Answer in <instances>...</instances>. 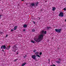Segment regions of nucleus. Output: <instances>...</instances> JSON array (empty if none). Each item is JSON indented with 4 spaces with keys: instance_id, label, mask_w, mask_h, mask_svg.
Returning <instances> with one entry per match:
<instances>
[{
    "instance_id": "nucleus-18",
    "label": "nucleus",
    "mask_w": 66,
    "mask_h": 66,
    "mask_svg": "<svg viewBox=\"0 0 66 66\" xmlns=\"http://www.w3.org/2000/svg\"><path fill=\"white\" fill-rule=\"evenodd\" d=\"M27 26L26 24H24V25H23V27L24 28H26V27H27Z\"/></svg>"
},
{
    "instance_id": "nucleus-16",
    "label": "nucleus",
    "mask_w": 66,
    "mask_h": 66,
    "mask_svg": "<svg viewBox=\"0 0 66 66\" xmlns=\"http://www.w3.org/2000/svg\"><path fill=\"white\" fill-rule=\"evenodd\" d=\"M31 43H33V44H34L35 43V42L33 40H31Z\"/></svg>"
},
{
    "instance_id": "nucleus-29",
    "label": "nucleus",
    "mask_w": 66,
    "mask_h": 66,
    "mask_svg": "<svg viewBox=\"0 0 66 66\" xmlns=\"http://www.w3.org/2000/svg\"><path fill=\"white\" fill-rule=\"evenodd\" d=\"M1 49H3V46H1Z\"/></svg>"
},
{
    "instance_id": "nucleus-15",
    "label": "nucleus",
    "mask_w": 66,
    "mask_h": 66,
    "mask_svg": "<svg viewBox=\"0 0 66 66\" xmlns=\"http://www.w3.org/2000/svg\"><path fill=\"white\" fill-rule=\"evenodd\" d=\"M36 4V6H37V5H38V2H37V3H35V4Z\"/></svg>"
},
{
    "instance_id": "nucleus-30",
    "label": "nucleus",
    "mask_w": 66,
    "mask_h": 66,
    "mask_svg": "<svg viewBox=\"0 0 66 66\" xmlns=\"http://www.w3.org/2000/svg\"><path fill=\"white\" fill-rule=\"evenodd\" d=\"M48 60L49 61V63H50V59H48Z\"/></svg>"
},
{
    "instance_id": "nucleus-38",
    "label": "nucleus",
    "mask_w": 66,
    "mask_h": 66,
    "mask_svg": "<svg viewBox=\"0 0 66 66\" xmlns=\"http://www.w3.org/2000/svg\"><path fill=\"white\" fill-rule=\"evenodd\" d=\"M2 51H3V52H4V50H2Z\"/></svg>"
},
{
    "instance_id": "nucleus-2",
    "label": "nucleus",
    "mask_w": 66,
    "mask_h": 66,
    "mask_svg": "<svg viewBox=\"0 0 66 66\" xmlns=\"http://www.w3.org/2000/svg\"><path fill=\"white\" fill-rule=\"evenodd\" d=\"M43 37H44V35H43V34H41L39 35V36L38 38L39 39L40 42L41 40L43 39Z\"/></svg>"
},
{
    "instance_id": "nucleus-28",
    "label": "nucleus",
    "mask_w": 66,
    "mask_h": 66,
    "mask_svg": "<svg viewBox=\"0 0 66 66\" xmlns=\"http://www.w3.org/2000/svg\"><path fill=\"white\" fill-rule=\"evenodd\" d=\"M59 61H62V60L60 58L59 59Z\"/></svg>"
},
{
    "instance_id": "nucleus-36",
    "label": "nucleus",
    "mask_w": 66,
    "mask_h": 66,
    "mask_svg": "<svg viewBox=\"0 0 66 66\" xmlns=\"http://www.w3.org/2000/svg\"><path fill=\"white\" fill-rule=\"evenodd\" d=\"M16 54H18V53L17 52V53H16Z\"/></svg>"
},
{
    "instance_id": "nucleus-4",
    "label": "nucleus",
    "mask_w": 66,
    "mask_h": 66,
    "mask_svg": "<svg viewBox=\"0 0 66 66\" xmlns=\"http://www.w3.org/2000/svg\"><path fill=\"white\" fill-rule=\"evenodd\" d=\"M61 29H55V31L56 32H57V33H61Z\"/></svg>"
},
{
    "instance_id": "nucleus-32",
    "label": "nucleus",
    "mask_w": 66,
    "mask_h": 66,
    "mask_svg": "<svg viewBox=\"0 0 66 66\" xmlns=\"http://www.w3.org/2000/svg\"><path fill=\"white\" fill-rule=\"evenodd\" d=\"M52 66H55V65L54 64H53Z\"/></svg>"
},
{
    "instance_id": "nucleus-31",
    "label": "nucleus",
    "mask_w": 66,
    "mask_h": 66,
    "mask_svg": "<svg viewBox=\"0 0 66 66\" xmlns=\"http://www.w3.org/2000/svg\"><path fill=\"white\" fill-rule=\"evenodd\" d=\"M7 36H8V35H7L5 37H7Z\"/></svg>"
},
{
    "instance_id": "nucleus-11",
    "label": "nucleus",
    "mask_w": 66,
    "mask_h": 66,
    "mask_svg": "<svg viewBox=\"0 0 66 66\" xmlns=\"http://www.w3.org/2000/svg\"><path fill=\"white\" fill-rule=\"evenodd\" d=\"M26 64V63H23L22 65L21 66H24Z\"/></svg>"
},
{
    "instance_id": "nucleus-8",
    "label": "nucleus",
    "mask_w": 66,
    "mask_h": 66,
    "mask_svg": "<svg viewBox=\"0 0 66 66\" xmlns=\"http://www.w3.org/2000/svg\"><path fill=\"white\" fill-rule=\"evenodd\" d=\"M10 48H11V46L9 45L6 47V49H7V50H9V49H10Z\"/></svg>"
},
{
    "instance_id": "nucleus-9",
    "label": "nucleus",
    "mask_w": 66,
    "mask_h": 66,
    "mask_svg": "<svg viewBox=\"0 0 66 66\" xmlns=\"http://www.w3.org/2000/svg\"><path fill=\"white\" fill-rule=\"evenodd\" d=\"M55 10H56V8L55 7H52V11H54Z\"/></svg>"
},
{
    "instance_id": "nucleus-35",
    "label": "nucleus",
    "mask_w": 66,
    "mask_h": 66,
    "mask_svg": "<svg viewBox=\"0 0 66 66\" xmlns=\"http://www.w3.org/2000/svg\"><path fill=\"white\" fill-rule=\"evenodd\" d=\"M1 15L0 14V18H1Z\"/></svg>"
},
{
    "instance_id": "nucleus-21",
    "label": "nucleus",
    "mask_w": 66,
    "mask_h": 66,
    "mask_svg": "<svg viewBox=\"0 0 66 66\" xmlns=\"http://www.w3.org/2000/svg\"><path fill=\"white\" fill-rule=\"evenodd\" d=\"M46 33H47V31H45L44 32V34H46Z\"/></svg>"
},
{
    "instance_id": "nucleus-25",
    "label": "nucleus",
    "mask_w": 66,
    "mask_h": 66,
    "mask_svg": "<svg viewBox=\"0 0 66 66\" xmlns=\"http://www.w3.org/2000/svg\"><path fill=\"white\" fill-rule=\"evenodd\" d=\"M11 32H12L13 31H14V29H12L11 30Z\"/></svg>"
},
{
    "instance_id": "nucleus-13",
    "label": "nucleus",
    "mask_w": 66,
    "mask_h": 66,
    "mask_svg": "<svg viewBox=\"0 0 66 66\" xmlns=\"http://www.w3.org/2000/svg\"><path fill=\"white\" fill-rule=\"evenodd\" d=\"M3 48L4 49H6V46L5 45H4L3 46Z\"/></svg>"
},
{
    "instance_id": "nucleus-1",
    "label": "nucleus",
    "mask_w": 66,
    "mask_h": 66,
    "mask_svg": "<svg viewBox=\"0 0 66 66\" xmlns=\"http://www.w3.org/2000/svg\"><path fill=\"white\" fill-rule=\"evenodd\" d=\"M17 45H15L13 46L12 51H13V52H16V51L17 50Z\"/></svg>"
},
{
    "instance_id": "nucleus-6",
    "label": "nucleus",
    "mask_w": 66,
    "mask_h": 66,
    "mask_svg": "<svg viewBox=\"0 0 66 66\" xmlns=\"http://www.w3.org/2000/svg\"><path fill=\"white\" fill-rule=\"evenodd\" d=\"M32 59H33L34 60H35L36 59V56L35 55H32L31 56Z\"/></svg>"
},
{
    "instance_id": "nucleus-22",
    "label": "nucleus",
    "mask_w": 66,
    "mask_h": 66,
    "mask_svg": "<svg viewBox=\"0 0 66 66\" xmlns=\"http://www.w3.org/2000/svg\"><path fill=\"white\" fill-rule=\"evenodd\" d=\"M18 60V59H15L14 61V62H16V61Z\"/></svg>"
},
{
    "instance_id": "nucleus-24",
    "label": "nucleus",
    "mask_w": 66,
    "mask_h": 66,
    "mask_svg": "<svg viewBox=\"0 0 66 66\" xmlns=\"http://www.w3.org/2000/svg\"><path fill=\"white\" fill-rule=\"evenodd\" d=\"M23 57L24 58H25L26 57H27V55H26L25 56H23Z\"/></svg>"
},
{
    "instance_id": "nucleus-23",
    "label": "nucleus",
    "mask_w": 66,
    "mask_h": 66,
    "mask_svg": "<svg viewBox=\"0 0 66 66\" xmlns=\"http://www.w3.org/2000/svg\"><path fill=\"white\" fill-rule=\"evenodd\" d=\"M42 54V53L41 52H40L39 53V55H41Z\"/></svg>"
},
{
    "instance_id": "nucleus-34",
    "label": "nucleus",
    "mask_w": 66,
    "mask_h": 66,
    "mask_svg": "<svg viewBox=\"0 0 66 66\" xmlns=\"http://www.w3.org/2000/svg\"><path fill=\"white\" fill-rule=\"evenodd\" d=\"M26 31V30L25 29H24L23 30V31H24H24Z\"/></svg>"
},
{
    "instance_id": "nucleus-26",
    "label": "nucleus",
    "mask_w": 66,
    "mask_h": 66,
    "mask_svg": "<svg viewBox=\"0 0 66 66\" xmlns=\"http://www.w3.org/2000/svg\"><path fill=\"white\" fill-rule=\"evenodd\" d=\"M36 52V50H34V52Z\"/></svg>"
},
{
    "instance_id": "nucleus-3",
    "label": "nucleus",
    "mask_w": 66,
    "mask_h": 66,
    "mask_svg": "<svg viewBox=\"0 0 66 66\" xmlns=\"http://www.w3.org/2000/svg\"><path fill=\"white\" fill-rule=\"evenodd\" d=\"M34 40L36 42H40V41L38 38H35L34 39Z\"/></svg>"
},
{
    "instance_id": "nucleus-10",
    "label": "nucleus",
    "mask_w": 66,
    "mask_h": 66,
    "mask_svg": "<svg viewBox=\"0 0 66 66\" xmlns=\"http://www.w3.org/2000/svg\"><path fill=\"white\" fill-rule=\"evenodd\" d=\"M17 28V26H15L14 28V30H16V29Z\"/></svg>"
},
{
    "instance_id": "nucleus-17",
    "label": "nucleus",
    "mask_w": 66,
    "mask_h": 66,
    "mask_svg": "<svg viewBox=\"0 0 66 66\" xmlns=\"http://www.w3.org/2000/svg\"><path fill=\"white\" fill-rule=\"evenodd\" d=\"M56 63H58L59 64H60V63H61V62L59 61H56Z\"/></svg>"
},
{
    "instance_id": "nucleus-37",
    "label": "nucleus",
    "mask_w": 66,
    "mask_h": 66,
    "mask_svg": "<svg viewBox=\"0 0 66 66\" xmlns=\"http://www.w3.org/2000/svg\"><path fill=\"white\" fill-rule=\"evenodd\" d=\"M38 19H40V18H38Z\"/></svg>"
},
{
    "instance_id": "nucleus-5",
    "label": "nucleus",
    "mask_w": 66,
    "mask_h": 66,
    "mask_svg": "<svg viewBox=\"0 0 66 66\" xmlns=\"http://www.w3.org/2000/svg\"><path fill=\"white\" fill-rule=\"evenodd\" d=\"M64 15V13L63 12H61L60 13L59 15V16L60 17H63Z\"/></svg>"
},
{
    "instance_id": "nucleus-12",
    "label": "nucleus",
    "mask_w": 66,
    "mask_h": 66,
    "mask_svg": "<svg viewBox=\"0 0 66 66\" xmlns=\"http://www.w3.org/2000/svg\"><path fill=\"white\" fill-rule=\"evenodd\" d=\"M31 6H35V4L34 3H32L31 4Z\"/></svg>"
},
{
    "instance_id": "nucleus-7",
    "label": "nucleus",
    "mask_w": 66,
    "mask_h": 66,
    "mask_svg": "<svg viewBox=\"0 0 66 66\" xmlns=\"http://www.w3.org/2000/svg\"><path fill=\"white\" fill-rule=\"evenodd\" d=\"M39 53V52H36L35 53V54L37 55L36 56H38V57H40V56H39V55H38Z\"/></svg>"
},
{
    "instance_id": "nucleus-27",
    "label": "nucleus",
    "mask_w": 66,
    "mask_h": 66,
    "mask_svg": "<svg viewBox=\"0 0 66 66\" xmlns=\"http://www.w3.org/2000/svg\"><path fill=\"white\" fill-rule=\"evenodd\" d=\"M63 10L64 11H66V8H64L63 9Z\"/></svg>"
},
{
    "instance_id": "nucleus-20",
    "label": "nucleus",
    "mask_w": 66,
    "mask_h": 66,
    "mask_svg": "<svg viewBox=\"0 0 66 66\" xmlns=\"http://www.w3.org/2000/svg\"><path fill=\"white\" fill-rule=\"evenodd\" d=\"M35 30L34 29H32V32H35Z\"/></svg>"
},
{
    "instance_id": "nucleus-33",
    "label": "nucleus",
    "mask_w": 66,
    "mask_h": 66,
    "mask_svg": "<svg viewBox=\"0 0 66 66\" xmlns=\"http://www.w3.org/2000/svg\"><path fill=\"white\" fill-rule=\"evenodd\" d=\"M33 23H34L35 24V22H34V21H33Z\"/></svg>"
},
{
    "instance_id": "nucleus-39",
    "label": "nucleus",
    "mask_w": 66,
    "mask_h": 66,
    "mask_svg": "<svg viewBox=\"0 0 66 66\" xmlns=\"http://www.w3.org/2000/svg\"><path fill=\"white\" fill-rule=\"evenodd\" d=\"M22 1H24V0H21Z\"/></svg>"
},
{
    "instance_id": "nucleus-40",
    "label": "nucleus",
    "mask_w": 66,
    "mask_h": 66,
    "mask_svg": "<svg viewBox=\"0 0 66 66\" xmlns=\"http://www.w3.org/2000/svg\"><path fill=\"white\" fill-rule=\"evenodd\" d=\"M65 21H66V19H65Z\"/></svg>"
},
{
    "instance_id": "nucleus-14",
    "label": "nucleus",
    "mask_w": 66,
    "mask_h": 66,
    "mask_svg": "<svg viewBox=\"0 0 66 66\" xmlns=\"http://www.w3.org/2000/svg\"><path fill=\"white\" fill-rule=\"evenodd\" d=\"M46 29H47V30H49V29H51V27H46Z\"/></svg>"
},
{
    "instance_id": "nucleus-19",
    "label": "nucleus",
    "mask_w": 66,
    "mask_h": 66,
    "mask_svg": "<svg viewBox=\"0 0 66 66\" xmlns=\"http://www.w3.org/2000/svg\"><path fill=\"white\" fill-rule=\"evenodd\" d=\"M41 33L42 34H44V30H42L41 31Z\"/></svg>"
}]
</instances>
